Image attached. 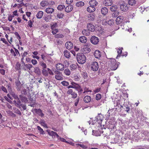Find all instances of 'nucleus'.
Here are the masks:
<instances>
[{
  "label": "nucleus",
  "instance_id": "338daca9",
  "mask_svg": "<svg viewBox=\"0 0 149 149\" xmlns=\"http://www.w3.org/2000/svg\"><path fill=\"white\" fill-rule=\"evenodd\" d=\"M31 62L33 65H35L37 63V61L36 59H33L32 60Z\"/></svg>",
  "mask_w": 149,
  "mask_h": 149
},
{
  "label": "nucleus",
  "instance_id": "412c9836",
  "mask_svg": "<svg viewBox=\"0 0 149 149\" xmlns=\"http://www.w3.org/2000/svg\"><path fill=\"white\" fill-rule=\"evenodd\" d=\"M103 4L106 6H111L112 4L111 0H104Z\"/></svg>",
  "mask_w": 149,
  "mask_h": 149
},
{
  "label": "nucleus",
  "instance_id": "cd10ccee",
  "mask_svg": "<svg viewBox=\"0 0 149 149\" xmlns=\"http://www.w3.org/2000/svg\"><path fill=\"white\" fill-rule=\"evenodd\" d=\"M89 4L90 6L94 7L97 5V2L95 0H91L89 1Z\"/></svg>",
  "mask_w": 149,
  "mask_h": 149
},
{
  "label": "nucleus",
  "instance_id": "680f3d73",
  "mask_svg": "<svg viewBox=\"0 0 149 149\" xmlns=\"http://www.w3.org/2000/svg\"><path fill=\"white\" fill-rule=\"evenodd\" d=\"M114 23V21L113 19H111L109 20L107 22V24H108L110 25H112Z\"/></svg>",
  "mask_w": 149,
  "mask_h": 149
},
{
  "label": "nucleus",
  "instance_id": "0eeeda50",
  "mask_svg": "<svg viewBox=\"0 0 149 149\" xmlns=\"http://www.w3.org/2000/svg\"><path fill=\"white\" fill-rule=\"evenodd\" d=\"M15 84L18 90L20 91L23 89L22 84L19 80L16 81L15 82Z\"/></svg>",
  "mask_w": 149,
  "mask_h": 149
},
{
  "label": "nucleus",
  "instance_id": "2f4dec72",
  "mask_svg": "<svg viewBox=\"0 0 149 149\" xmlns=\"http://www.w3.org/2000/svg\"><path fill=\"white\" fill-rule=\"evenodd\" d=\"M34 72L38 75H40L41 73V71L40 68L38 67L34 68Z\"/></svg>",
  "mask_w": 149,
  "mask_h": 149
},
{
  "label": "nucleus",
  "instance_id": "69168bd1",
  "mask_svg": "<svg viewBox=\"0 0 149 149\" xmlns=\"http://www.w3.org/2000/svg\"><path fill=\"white\" fill-rule=\"evenodd\" d=\"M52 33L53 35H55L56 34V33L58 32V29H52Z\"/></svg>",
  "mask_w": 149,
  "mask_h": 149
},
{
  "label": "nucleus",
  "instance_id": "79ce46f5",
  "mask_svg": "<svg viewBox=\"0 0 149 149\" xmlns=\"http://www.w3.org/2000/svg\"><path fill=\"white\" fill-rule=\"evenodd\" d=\"M14 103L15 104L16 106H18L20 103L21 102L19 98L16 100H14L13 101Z\"/></svg>",
  "mask_w": 149,
  "mask_h": 149
},
{
  "label": "nucleus",
  "instance_id": "20e7f679",
  "mask_svg": "<svg viewBox=\"0 0 149 149\" xmlns=\"http://www.w3.org/2000/svg\"><path fill=\"white\" fill-rule=\"evenodd\" d=\"M111 63L109 64V65L111 68V70H115L117 68V65L116 63V61L115 59L111 58Z\"/></svg>",
  "mask_w": 149,
  "mask_h": 149
},
{
  "label": "nucleus",
  "instance_id": "774afa93",
  "mask_svg": "<svg viewBox=\"0 0 149 149\" xmlns=\"http://www.w3.org/2000/svg\"><path fill=\"white\" fill-rule=\"evenodd\" d=\"M71 84H72V87L73 88L75 89L77 86V85L78 84L76 83H74V82H72L71 83Z\"/></svg>",
  "mask_w": 149,
  "mask_h": 149
},
{
  "label": "nucleus",
  "instance_id": "dca6fc26",
  "mask_svg": "<svg viewBox=\"0 0 149 149\" xmlns=\"http://www.w3.org/2000/svg\"><path fill=\"white\" fill-rule=\"evenodd\" d=\"M56 67L58 70L62 71L64 70V65L61 63H58L56 64Z\"/></svg>",
  "mask_w": 149,
  "mask_h": 149
},
{
  "label": "nucleus",
  "instance_id": "39448f33",
  "mask_svg": "<svg viewBox=\"0 0 149 149\" xmlns=\"http://www.w3.org/2000/svg\"><path fill=\"white\" fill-rule=\"evenodd\" d=\"M99 68L98 64L96 61H93L91 65V69L92 70L94 71H97Z\"/></svg>",
  "mask_w": 149,
  "mask_h": 149
},
{
  "label": "nucleus",
  "instance_id": "8fccbe9b",
  "mask_svg": "<svg viewBox=\"0 0 149 149\" xmlns=\"http://www.w3.org/2000/svg\"><path fill=\"white\" fill-rule=\"evenodd\" d=\"M37 128L38 130L39 131L40 134H44V130L40 126H37Z\"/></svg>",
  "mask_w": 149,
  "mask_h": 149
},
{
  "label": "nucleus",
  "instance_id": "ea45409f",
  "mask_svg": "<svg viewBox=\"0 0 149 149\" xmlns=\"http://www.w3.org/2000/svg\"><path fill=\"white\" fill-rule=\"evenodd\" d=\"M48 4V2L47 1H41L40 3V5L43 7L47 6Z\"/></svg>",
  "mask_w": 149,
  "mask_h": 149
},
{
  "label": "nucleus",
  "instance_id": "a211bd4d",
  "mask_svg": "<svg viewBox=\"0 0 149 149\" xmlns=\"http://www.w3.org/2000/svg\"><path fill=\"white\" fill-rule=\"evenodd\" d=\"M73 8V6L72 5L70 4L66 7L65 10L66 12L69 13L72 10Z\"/></svg>",
  "mask_w": 149,
  "mask_h": 149
},
{
  "label": "nucleus",
  "instance_id": "c03bdc74",
  "mask_svg": "<svg viewBox=\"0 0 149 149\" xmlns=\"http://www.w3.org/2000/svg\"><path fill=\"white\" fill-rule=\"evenodd\" d=\"M128 2L129 4L131 6L134 5L136 3V1L135 0H129Z\"/></svg>",
  "mask_w": 149,
  "mask_h": 149
},
{
  "label": "nucleus",
  "instance_id": "37998d69",
  "mask_svg": "<svg viewBox=\"0 0 149 149\" xmlns=\"http://www.w3.org/2000/svg\"><path fill=\"white\" fill-rule=\"evenodd\" d=\"M0 90H2L4 93H8V91L6 88V87L3 86H0Z\"/></svg>",
  "mask_w": 149,
  "mask_h": 149
},
{
  "label": "nucleus",
  "instance_id": "423d86ee",
  "mask_svg": "<svg viewBox=\"0 0 149 149\" xmlns=\"http://www.w3.org/2000/svg\"><path fill=\"white\" fill-rule=\"evenodd\" d=\"M67 93L69 95H72V98L75 99L76 98L77 96V94L74 92H73L72 89H69L67 92Z\"/></svg>",
  "mask_w": 149,
  "mask_h": 149
},
{
  "label": "nucleus",
  "instance_id": "393cba45",
  "mask_svg": "<svg viewBox=\"0 0 149 149\" xmlns=\"http://www.w3.org/2000/svg\"><path fill=\"white\" fill-rule=\"evenodd\" d=\"M79 41L82 43H85L87 41V38L84 36H81L79 38Z\"/></svg>",
  "mask_w": 149,
  "mask_h": 149
},
{
  "label": "nucleus",
  "instance_id": "473e14b6",
  "mask_svg": "<svg viewBox=\"0 0 149 149\" xmlns=\"http://www.w3.org/2000/svg\"><path fill=\"white\" fill-rule=\"evenodd\" d=\"M64 56L67 58H69L70 57V52L67 50H64Z\"/></svg>",
  "mask_w": 149,
  "mask_h": 149
},
{
  "label": "nucleus",
  "instance_id": "4c0bfd02",
  "mask_svg": "<svg viewBox=\"0 0 149 149\" xmlns=\"http://www.w3.org/2000/svg\"><path fill=\"white\" fill-rule=\"evenodd\" d=\"M119 14V13L118 11H116L112 13V17H116L118 16Z\"/></svg>",
  "mask_w": 149,
  "mask_h": 149
},
{
  "label": "nucleus",
  "instance_id": "e2e57ef3",
  "mask_svg": "<svg viewBox=\"0 0 149 149\" xmlns=\"http://www.w3.org/2000/svg\"><path fill=\"white\" fill-rule=\"evenodd\" d=\"M57 26V24L56 23H54L53 25L51 26V28L52 29H55Z\"/></svg>",
  "mask_w": 149,
  "mask_h": 149
},
{
  "label": "nucleus",
  "instance_id": "6e6552de",
  "mask_svg": "<svg viewBox=\"0 0 149 149\" xmlns=\"http://www.w3.org/2000/svg\"><path fill=\"white\" fill-rule=\"evenodd\" d=\"M32 67V65L30 64H25L24 65H22V69L25 71L28 70H30L31 68Z\"/></svg>",
  "mask_w": 149,
  "mask_h": 149
},
{
  "label": "nucleus",
  "instance_id": "aec40b11",
  "mask_svg": "<svg viewBox=\"0 0 149 149\" xmlns=\"http://www.w3.org/2000/svg\"><path fill=\"white\" fill-rule=\"evenodd\" d=\"M91 100V97L88 95H86L83 98V100L84 102L86 103H88L90 102Z\"/></svg>",
  "mask_w": 149,
  "mask_h": 149
},
{
  "label": "nucleus",
  "instance_id": "bf43d9fd",
  "mask_svg": "<svg viewBox=\"0 0 149 149\" xmlns=\"http://www.w3.org/2000/svg\"><path fill=\"white\" fill-rule=\"evenodd\" d=\"M101 95L100 94L98 93L96 95L95 99L96 100H98L101 99Z\"/></svg>",
  "mask_w": 149,
  "mask_h": 149
},
{
  "label": "nucleus",
  "instance_id": "72a5a7b5",
  "mask_svg": "<svg viewBox=\"0 0 149 149\" xmlns=\"http://www.w3.org/2000/svg\"><path fill=\"white\" fill-rule=\"evenodd\" d=\"M43 14V12L41 11H39L36 15V17L38 19L41 18Z\"/></svg>",
  "mask_w": 149,
  "mask_h": 149
},
{
  "label": "nucleus",
  "instance_id": "49530a36",
  "mask_svg": "<svg viewBox=\"0 0 149 149\" xmlns=\"http://www.w3.org/2000/svg\"><path fill=\"white\" fill-rule=\"evenodd\" d=\"M54 37L56 38H63L64 37V36L61 34H57L56 35H55L54 36Z\"/></svg>",
  "mask_w": 149,
  "mask_h": 149
},
{
  "label": "nucleus",
  "instance_id": "a878e982",
  "mask_svg": "<svg viewBox=\"0 0 149 149\" xmlns=\"http://www.w3.org/2000/svg\"><path fill=\"white\" fill-rule=\"evenodd\" d=\"M102 13L104 15H105L108 12V9L106 7L102 8L101 9Z\"/></svg>",
  "mask_w": 149,
  "mask_h": 149
},
{
  "label": "nucleus",
  "instance_id": "f704fd0d",
  "mask_svg": "<svg viewBox=\"0 0 149 149\" xmlns=\"http://www.w3.org/2000/svg\"><path fill=\"white\" fill-rule=\"evenodd\" d=\"M54 9L51 8H48L46 9L45 11L47 13H52L54 11Z\"/></svg>",
  "mask_w": 149,
  "mask_h": 149
},
{
  "label": "nucleus",
  "instance_id": "bb28decb",
  "mask_svg": "<svg viewBox=\"0 0 149 149\" xmlns=\"http://www.w3.org/2000/svg\"><path fill=\"white\" fill-rule=\"evenodd\" d=\"M88 19L91 21H93L94 20L95 16L94 13L89 14L88 15Z\"/></svg>",
  "mask_w": 149,
  "mask_h": 149
},
{
  "label": "nucleus",
  "instance_id": "a18cd8bd",
  "mask_svg": "<svg viewBox=\"0 0 149 149\" xmlns=\"http://www.w3.org/2000/svg\"><path fill=\"white\" fill-rule=\"evenodd\" d=\"M117 6L116 5L113 6V5L111 6L110 8V10L112 11H117L116 10L117 9Z\"/></svg>",
  "mask_w": 149,
  "mask_h": 149
},
{
  "label": "nucleus",
  "instance_id": "f03ea898",
  "mask_svg": "<svg viewBox=\"0 0 149 149\" xmlns=\"http://www.w3.org/2000/svg\"><path fill=\"white\" fill-rule=\"evenodd\" d=\"M103 119V116L102 114L101 113L98 114L97 116L95 118V119L93 120L94 121H93L92 125H93L94 123L95 122H98V123L99 124H101L102 120Z\"/></svg>",
  "mask_w": 149,
  "mask_h": 149
},
{
  "label": "nucleus",
  "instance_id": "de8ad7c7",
  "mask_svg": "<svg viewBox=\"0 0 149 149\" xmlns=\"http://www.w3.org/2000/svg\"><path fill=\"white\" fill-rule=\"evenodd\" d=\"M123 49V48L122 47L121 49H118L117 51V53H118V55L116 57V58H118V57H120V54L122 53V49Z\"/></svg>",
  "mask_w": 149,
  "mask_h": 149
},
{
  "label": "nucleus",
  "instance_id": "c85d7f7f",
  "mask_svg": "<svg viewBox=\"0 0 149 149\" xmlns=\"http://www.w3.org/2000/svg\"><path fill=\"white\" fill-rule=\"evenodd\" d=\"M19 98L22 102H26L28 101L27 98L23 95H19Z\"/></svg>",
  "mask_w": 149,
  "mask_h": 149
},
{
  "label": "nucleus",
  "instance_id": "864d4df0",
  "mask_svg": "<svg viewBox=\"0 0 149 149\" xmlns=\"http://www.w3.org/2000/svg\"><path fill=\"white\" fill-rule=\"evenodd\" d=\"M65 8V6L63 5H59L57 7V9L58 10H61Z\"/></svg>",
  "mask_w": 149,
  "mask_h": 149
},
{
  "label": "nucleus",
  "instance_id": "4d7b16f0",
  "mask_svg": "<svg viewBox=\"0 0 149 149\" xmlns=\"http://www.w3.org/2000/svg\"><path fill=\"white\" fill-rule=\"evenodd\" d=\"M76 145L77 146H79L81 148H82L84 149H87V147L85 146L83 144H76Z\"/></svg>",
  "mask_w": 149,
  "mask_h": 149
},
{
  "label": "nucleus",
  "instance_id": "13d9d810",
  "mask_svg": "<svg viewBox=\"0 0 149 149\" xmlns=\"http://www.w3.org/2000/svg\"><path fill=\"white\" fill-rule=\"evenodd\" d=\"M61 84L65 86H68L69 85V83L68 82L65 81H62Z\"/></svg>",
  "mask_w": 149,
  "mask_h": 149
},
{
  "label": "nucleus",
  "instance_id": "7c9ffc66",
  "mask_svg": "<svg viewBox=\"0 0 149 149\" xmlns=\"http://www.w3.org/2000/svg\"><path fill=\"white\" fill-rule=\"evenodd\" d=\"M40 124L42 126L46 128H48L47 124L45 121L43 119H41L39 122Z\"/></svg>",
  "mask_w": 149,
  "mask_h": 149
},
{
  "label": "nucleus",
  "instance_id": "58836bf2",
  "mask_svg": "<svg viewBox=\"0 0 149 149\" xmlns=\"http://www.w3.org/2000/svg\"><path fill=\"white\" fill-rule=\"evenodd\" d=\"M42 73L45 76H47L48 75V72L45 69H43L42 70Z\"/></svg>",
  "mask_w": 149,
  "mask_h": 149
},
{
  "label": "nucleus",
  "instance_id": "f3484780",
  "mask_svg": "<svg viewBox=\"0 0 149 149\" xmlns=\"http://www.w3.org/2000/svg\"><path fill=\"white\" fill-rule=\"evenodd\" d=\"M34 111L36 114L41 117H43L44 116V114L42 113V110L40 109H35L34 110Z\"/></svg>",
  "mask_w": 149,
  "mask_h": 149
},
{
  "label": "nucleus",
  "instance_id": "9d476101",
  "mask_svg": "<svg viewBox=\"0 0 149 149\" xmlns=\"http://www.w3.org/2000/svg\"><path fill=\"white\" fill-rule=\"evenodd\" d=\"M124 17L122 16H120L116 18V21L117 24H119L123 22Z\"/></svg>",
  "mask_w": 149,
  "mask_h": 149
},
{
  "label": "nucleus",
  "instance_id": "7ed1b4c3",
  "mask_svg": "<svg viewBox=\"0 0 149 149\" xmlns=\"http://www.w3.org/2000/svg\"><path fill=\"white\" fill-rule=\"evenodd\" d=\"M55 74V78L58 80H62L63 79V75L61 72L56 70L54 71Z\"/></svg>",
  "mask_w": 149,
  "mask_h": 149
},
{
  "label": "nucleus",
  "instance_id": "6e6d98bb",
  "mask_svg": "<svg viewBox=\"0 0 149 149\" xmlns=\"http://www.w3.org/2000/svg\"><path fill=\"white\" fill-rule=\"evenodd\" d=\"M20 64L19 62H17L16 63L15 69L17 70H19L20 69Z\"/></svg>",
  "mask_w": 149,
  "mask_h": 149
},
{
  "label": "nucleus",
  "instance_id": "f8f14e48",
  "mask_svg": "<svg viewBox=\"0 0 149 149\" xmlns=\"http://www.w3.org/2000/svg\"><path fill=\"white\" fill-rule=\"evenodd\" d=\"M87 28L88 29V30L91 32H94L95 30L94 26L90 23L88 24Z\"/></svg>",
  "mask_w": 149,
  "mask_h": 149
},
{
  "label": "nucleus",
  "instance_id": "2eb2a0df",
  "mask_svg": "<svg viewBox=\"0 0 149 149\" xmlns=\"http://www.w3.org/2000/svg\"><path fill=\"white\" fill-rule=\"evenodd\" d=\"M103 132V131L100 130H93L92 135L95 136H101Z\"/></svg>",
  "mask_w": 149,
  "mask_h": 149
},
{
  "label": "nucleus",
  "instance_id": "9b49d317",
  "mask_svg": "<svg viewBox=\"0 0 149 149\" xmlns=\"http://www.w3.org/2000/svg\"><path fill=\"white\" fill-rule=\"evenodd\" d=\"M90 40L91 42L95 45L97 44L99 40L98 38L95 36H92Z\"/></svg>",
  "mask_w": 149,
  "mask_h": 149
},
{
  "label": "nucleus",
  "instance_id": "4468645a",
  "mask_svg": "<svg viewBox=\"0 0 149 149\" xmlns=\"http://www.w3.org/2000/svg\"><path fill=\"white\" fill-rule=\"evenodd\" d=\"M65 46L67 49L70 50L73 48V45L72 43L71 42L69 41L65 43Z\"/></svg>",
  "mask_w": 149,
  "mask_h": 149
},
{
  "label": "nucleus",
  "instance_id": "e433bc0d",
  "mask_svg": "<svg viewBox=\"0 0 149 149\" xmlns=\"http://www.w3.org/2000/svg\"><path fill=\"white\" fill-rule=\"evenodd\" d=\"M82 34L84 36H88L89 35V31L87 29H84L82 32Z\"/></svg>",
  "mask_w": 149,
  "mask_h": 149
},
{
  "label": "nucleus",
  "instance_id": "a19ab883",
  "mask_svg": "<svg viewBox=\"0 0 149 149\" xmlns=\"http://www.w3.org/2000/svg\"><path fill=\"white\" fill-rule=\"evenodd\" d=\"M39 63L40 66L42 67V69H45L47 68V65L45 63L42 61H41Z\"/></svg>",
  "mask_w": 149,
  "mask_h": 149
},
{
  "label": "nucleus",
  "instance_id": "6ab92c4d",
  "mask_svg": "<svg viewBox=\"0 0 149 149\" xmlns=\"http://www.w3.org/2000/svg\"><path fill=\"white\" fill-rule=\"evenodd\" d=\"M114 104V106L116 107V108L117 109L118 111H119L121 108L123 107L120 105L119 100H118V102L117 101H115Z\"/></svg>",
  "mask_w": 149,
  "mask_h": 149
},
{
  "label": "nucleus",
  "instance_id": "3c124183",
  "mask_svg": "<svg viewBox=\"0 0 149 149\" xmlns=\"http://www.w3.org/2000/svg\"><path fill=\"white\" fill-rule=\"evenodd\" d=\"M70 69L72 70H74L77 68V66L75 64H72L70 66Z\"/></svg>",
  "mask_w": 149,
  "mask_h": 149
},
{
  "label": "nucleus",
  "instance_id": "0e129e2a",
  "mask_svg": "<svg viewBox=\"0 0 149 149\" xmlns=\"http://www.w3.org/2000/svg\"><path fill=\"white\" fill-rule=\"evenodd\" d=\"M14 34L17 37V38L19 40V41L20 42V40L21 39V37H20V36L19 35V34L17 32H15L14 33Z\"/></svg>",
  "mask_w": 149,
  "mask_h": 149
},
{
  "label": "nucleus",
  "instance_id": "052dcab7",
  "mask_svg": "<svg viewBox=\"0 0 149 149\" xmlns=\"http://www.w3.org/2000/svg\"><path fill=\"white\" fill-rule=\"evenodd\" d=\"M64 16V14L62 13H59L57 14V17L59 19L62 18Z\"/></svg>",
  "mask_w": 149,
  "mask_h": 149
},
{
  "label": "nucleus",
  "instance_id": "603ef678",
  "mask_svg": "<svg viewBox=\"0 0 149 149\" xmlns=\"http://www.w3.org/2000/svg\"><path fill=\"white\" fill-rule=\"evenodd\" d=\"M65 74L67 75H69L70 74V71L68 69H65L64 71Z\"/></svg>",
  "mask_w": 149,
  "mask_h": 149
},
{
  "label": "nucleus",
  "instance_id": "ddd939ff",
  "mask_svg": "<svg viewBox=\"0 0 149 149\" xmlns=\"http://www.w3.org/2000/svg\"><path fill=\"white\" fill-rule=\"evenodd\" d=\"M120 9L123 11H127L128 10V7L126 4H123L120 5Z\"/></svg>",
  "mask_w": 149,
  "mask_h": 149
},
{
  "label": "nucleus",
  "instance_id": "c756f323",
  "mask_svg": "<svg viewBox=\"0 0 149 149\" xmlns=\"http://www.w3.org/2000/svg\"><path fill=\"white\" fill-rule=\"evenodd\" d=\"M75 89L76 91H77L78 93H81L83 91L81 86L79 84L77 85Z\"/></svg>",
  "mask_w": 149,
  "mask_h": 149
},
{
  "label": "nucleus",
  "instance_id": "f257e3e1",
  "mask_svg": "<svg viewBox=\"0 0 149 149\" xmlns=\"http://www.w3.org/2000/svg\"><path fill=\"white\" fill-rule=\"evenodd\" d=\"M77 59L78 62L80 64H84L86 61V56L83 54H77Z\"/></svg>",
  "mask_w": 149,
  "mask_h": 149
},
{
  "label": "nucleus",
  "instance_id": "c9c22d12",
  "mask_svg": "<svg viewBox=\"0 0 149 149\" xmlns=\"http://www.w3.org/2000/svg\"><path fill=\"white\" fill-rule=\"evenodd\" d=\"M84 3L82 1L77 2L76 4V6L78 7H81L84 6Z\"/></svg>",
  "mask_w": 149,
  "mask_h": 149
},
{
  "label": "nucleus",
  "instance_id": "5fc2aeb1",
  "mask_svg": "<svg viewBox=\"0 0 149 149\" xmlns=\"http://www.w3.org/2000/svg\"><path fill=\"white\" fill-rule=\"evenodd\" d=\"M81 75L84 79H86L88 77L87 73L86 72H83L81 73Z\"/></svg>",
  "mask_w": 149,
  "mask_h": 149
},
{
  "label": "nucleus",
  "instance_id": "09e8293b",
  "mask_svg": "<svg viewBox=\"0 0 149 149\" xmlns=\"http://www.w3.org/2000/svg\"><path fill=\"white\" fill-rule=\"evenodd\" d=\"M80 76L79 75L77 74L74 77V80L76 81H78L80 80Z\"/></svg>",
  "mask_w": 149,
  "mask_h": 149
},
{
  "label": "nucleus",
  "instance_id": "1a4fd4ad",
  "mask_svg": "<svg viewBox=\"0 0 149 149\" xmlns=\"http://www.w3.org/2000/svg\"><path fill=\"white\" fill-rule=\"evenodd\" d=\"M13 48L15 49V51H14L13 49H11L10 50L11 54L14 57H15L19 54V53L18 50L14 47H13Z\"/></svg>",
  "mask_w": 149,
  "mask_h": 149
},
{
  "label": "nucleus",
  "instance_id": "5701e85b",
  "mask_svg": "<svg viewBox=\"0 0 149 149\" xmlns=\"http://www.w3.org/2000/svg\"><path fill=\"white\" fill-rule=\"evenodd\" d=\"M48 134L50 136H54V137H56L57 138L59 137V135L56 132H55L53 131H49L48 132Z\"/></svg>",
  "mask_w": 149,
  "mask_h": 149
},
{
  "label": "nucleus",
  "instance_id": "4be33fe9",
  "mask_svg": "<svg viewBox=\"0 0 149 149\" xmlns=\"http://www.w3.org/2000/svg\"><path fill=\"white\" fill-rule=\"evenodd\" d=\"M94 55L96 58H99L101 56V53L99 50H96L94 52Z\"/></svg>",
  "mask_w": 149,
  "mask_h": 149
},
{
  "label": "nucleus",
  "instance_id": "b1692460",
  "mask_svg": "<svg viewBox=\"0 0 149 149\" xmlns=\"http://www.w3.org/2000/svg\"><path fill=\"white\" fill-rule=\"evenodd\" d=\"M95 10V8L94 6L90 5L87 9V11L89 13L93 12Z\"/></svg>",
  "mask_w": 149,
  "mask_h": 149
}]
</instances>
